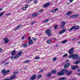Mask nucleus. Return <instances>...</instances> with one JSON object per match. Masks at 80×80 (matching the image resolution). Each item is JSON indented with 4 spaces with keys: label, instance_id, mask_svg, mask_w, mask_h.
I'll use <instances>...</instances> for the list:
<instances>
[{
    "label": "nucleus",
    "instance_id": "nucleus-1",
    "mask_svg": "<svg viewBox=\"0 0 80 80\" xmlns=\"http://www.w3.org/2000/svg\"><path fill=\"white\" fill-rule=\"evenodd\" d=\"M73 73V71H69L67 69H63L61 71H59L58 72V75H64L65 74H67V76H70Z\"/></svg>",
    "mask_w": 80,
    "mask_h": 80
},
{
    "label": "nucleus",
    "instance_id": "nucleus-2",
    "mask_svg": "<svg viewBox=\"0 0 80 80\" xmlns=\"http://www.w3.org/2000/svg\"><path fill=\"white\" fill-rule=\"evenodd\" d=\"M78 57V54H76L75 55H74V54H72L71 55H70L69 56V58H71L72 57V58L73 60H74V59H75L77 57Z\"/></svg>",
    "mask_w": 80,
    "mask_h": 80
},
{
    "label": "nucleus",
    "instance_id": "nucleus-3",
    "mask_svg": "<svg viewBox=\"0 0 80 80\" xmlns=\"http://www.w3.org/2000/svg\"><path fill=\"white\" fill-rule=\"evenodd\" d=\"M45 33L48 34L47 35H48L49 37H50V36H52V33H51V30L50 29L46 30Z\"/></svg>",
    "mask_w": 80,
    "mask_h": 80
},
{
    "label": "nucleus",
    "instance_id": "nucleus-4",
    "mask_svg": "<svg viewBox=\"0 0 80 80\" xmlns=\"http://www.w3.org/2000/svg\"><path fill=\"white\" fill-rule=\"evenodd\" d=\"M71 68L72 70H76L79 68L78 67V66L76 65V66L72 65L71 66Z\"/></svg>",
    "mask_w": 80,
    "mask_h": 80
},
{
    "label": "nucleus",
    "instance_id": "nucleus-5",
    "mask_svg": "<svg viewBox=\"0 0 80 80\" xmlns=\"http://www.w3.org/2000/svg\"><path fill=\"white\" fill-rule=\"evenodd\" d=\"M70 63H68L64 65V68H68V67H70Z\"/></svg>",
    "mask_w": 80,
    "mask_h": 80
},
{
    "label": "nucleus",
    "instance_id": "nucleus-6",
    "mask_svg": "<svg viewBox=\"0 0 80 80\" xmlns=\"http://www.w3.org/2000/svg\"><path fill=\"white\" fill-rule=\"evenodd\" d=\"M73 50H74V48H71V49L68 52V53H69V54H72V53H73Z\"/></svg>",
    "mask_w": 80,
    "mask_h": 80
},
{
    "label": "nucleus",
    "instance_id": "nucleus-7",
    "mask_svg": "<svg viewBox=\"0 0 80 80\" xmlns=\"http://www.w3.org/2000/svg\"><path fill=\"white\" fill-rule=\"evenodd\" d=\"M36 77H37V75H34L31 77V78L30 79V80H35V79L36 78Z\"/></svg>",
    "mask_w": 80,
    "mask_h": 80
},
{
    "label": "nucleus",
    "instance_id": "nucleus-8",
    "mask_svg": "<svg viewBox=\"0 0 80 80\" xmlns=\"http://www.w3.org/2000/svg\"><path fill=\"white\" fill-rule=\"evenodd\" d=\"M5 71H6V70L5 69H4L1 71V73H3V75H5L6 74Z\"/></svg>",
    "mask_w": 80,
    "mask_h": 80
},
{
    "label": "nucleus",
    "instance_id": "nucleus-9",
    "mask_svg": "<svg viewBox=\"0 0 80 80\" xmlns=\"http://www.w3.org/2000/svg\"><path fill=\"white\" fill-rule=\"evenodd\" d=\"M16 75H12V76H11L9 78V80H12V79H13V78H15L16 77Z\"/></svg>",
    "mask_w": 80,
    "mask_h": 80
},
{
    "label": "nucleus",
    "instance_id": "nucleus-10",
    "mask_svg": "<svg viewBox=\"0 0 80 80\" xmlns=\"http://www.w3.org/2000/svg\"><path fill=\"white\" fill-rule=\"evenodd\" d=\"M50 4V3L49 2L43 5V7H44V8H45V7H47L49 6Z\"/></svg>",
    "mask_w": 80,
    "mask_h": 80
},
{
    "label": "nucleus",
    "instance_id": "nucleus-11",
    "mask_svg": "<svg viewBox=\"0 0 80 80\" xmlns=\"http://www.w3.org/2000/svg\"><path fill=\"white\" fill-rule=\"evenodd\" d=\"M66 31V29H63L62 31H60L59 32V33L60 34H62V33H63L64 32H65Z\"/></svg>",
    "mask_w": 80,
    "mask_h": 80
},
{
    "label": "nucleus",
    "instance_id": "nucleus-12",
    "mask_svg": "<svg viewBox=\"0 0 80 80\" xmlns=\"http://www.w3.org/2000/svg\"><path fill=\"white\" fill-rule=\"evenodd\" d=\"M4 40L5 43H7L8 42V41H9V40L7 39V38H4Z\"/></svg>",
    "mask_w": 80,
    "mask_h": 80
},
{
    "label": "nucleus",
    "instance_id": "nucleus-13",
    "mask_svg": "<svg viewBox=\"0 0 80 80\" xmlns=\"http://www.w3.org/2000/svg\"><path fill=\"white\" fill-rule=\"evenodd\" d=\"M52 72H50L48 73V74H47L46 76V77H51V76H52Z\"/></svg>",
    "mask_w": 80,
    "mask_h": 80
},
{
    "label": "nucleus",
    "instance_id": "nucleus-14",
    "mask_svg": "<svg viewBox=\"0 0 80 80\" xmlns=\"http://www.w3.org/2000/svg\"><path fill=\"white\" fill-rule=\"evenodd\" d=\"M79 26H77L74 27V30H78L80 28Z\"/></svg>",
    "mask_w": 80,
    "mask_h": 80
},
{
    "label": "nucleus",
    "instance_id": "nucleus-15",
    "mask_svg": "<svg viewBox=\"0 0 80 80\" xmlns=\"http://www.w3.org/2000/svg\"><path fill=\"white\" fill-rule=\"evenodd\" d=\"M32 43H33V40L32 39L29 40L28 43L29 45H32Z\"/></svg>",
    "mask_w": 80,
    "mask_h": 80
},
{
    "label": "nucleus",
    "instance_id": "nucleus-16",
    "mask_svg": "<svg viewBox=\"0 0 80 80\" xmlns=\"http://www.w3.org/2000/svg\"><path fill=\"white\" fill-rule=\"evenodd\" d=\"M67 78H66V77H63L62 78H60L59 79V80H67Z\"/></svg>",
    "mask_w": 80,
    "mask_h": 80
},
{
    "label": "nucleus",
    "instance_id": "nucleus-17",
    "mask_svg": "<svg viewBox=\"0 0 80 80\" xmlns=\"http://www.w3.org/2000/svg\"><path fill=\"white\" fill-rule=\"evenodd\" d=\"M16 51L15 50L13 51L11 53L12 55H15Z\"/></svg>",
    "mask_w": 80,
    "mask_h": 80
},
{
    "label": "nucleus",
    "instance_id": "nucleus-18",
    "mask_svg": "<svg viewBox=\"0 0 80 80\" xmlns=\"http://www.w3.org/2000/svg\"><path fill=\"white\" fill-rule=\"evenodd\" d=\"M22 46L23 48H25L27 47V43H25L22 45Z\"/></svg>",
    "mask_w": 80,
    "mask_h": 80
},
{
    "label": "nucleus",
    "instance_id": "nucleus-19",
    "mask_svg": "<svg viewBox=\"0 0 80 80\" xmlns=\"http://www.w3.org/2000/svg\"><path fill=\"white\" fill-rule=\"evenodd\" d=\"M58 8H56L53 10L52 11V13H55V12H57V11H58Z\"/></svg>",
    "mask_w": 80,
    "mask_h": 80
},
{
    "label": "nucleus",
    "instance_id": "nucleus-20",
    "mask_svg": "<svg viewBox=\"0 0 80 80\" xmlns=\"http://www.w3.org/2000/svg\"><path fill=\"white\" fill-rule=\"evenodd\" d=\"M38 14H39L38 13H35L32 15V17H36L37 15H38Z\"/></svg>",
    "mask_w": 80,
    "mask_h": 80
},
{
    "label": "nucleus",
    "instance_id": "nucleus-21",
    "mask_svg": "<svg viewBox=\"0 0 80 80\" xmlns=\"http://www.w3.org/2000/svg\"><path fill=\"white\" fill-rule=\"evenodd\" d=\"M23 54V52L22 51H20L19 52V53L18 55V56L19 57H20V56Z\"/></svg>",
    "mask_w": 80,
    "mask_h": 80
},
{
    "label": "nucleus",
    "instance_id": "nucleus-22",
    "mask_svg": "<svg viewBox=\"0 0 80 80\" xmlns=\"http://www.w3.org/2000/svg\"><path fill=\"white\" fill-rule=\"evenodd\" d=\"M22 27V25H20V26H18V27H17V28H16L14 29V31H16V30H17V29H18V28H20V27Z\"/></svg>",
    "mask_w": 80,
    "mask_h": 80
},
{
    "label": "nucleus",
    "instance_id": "nucleus-23",
    "mask_svg": "<svg viewBox=\"0 0 80 80\" xmlns=\"http://www.w3.org/2000/svg\"><path fill=\"white\" fill-rule=\"evenodd\" d=\"M67 15H68V16L70 15H71V12H70V11H69L67 13H66Z\"/></svg>",
    "mask_w": 80,
    "mask_h": 80
},
{
    "label": "nucleus",
    "instance_id": "nucleus-24",
    "mask_svg": "<svg viewBox=\"0 0 80 80\" xmlns=\"http://www.w3.org/2000/svg\"><path fill=\"white\" fill-rule=\"evenodd\" d=\"M76 61H80V57H78L76 59Z\"/></svg>",
    "mask_w": 80,
    "mask_h": 80
},
{
    "label": "nucleus",
    "instance_id": "nucleus-25",
    "mask_svg": "<svg viewBox=\"0 0 80 80\" xmlns=\"http://www.w3.org/2000/svg\"><path fill=\"white\" fill-rule=\"evenodd\" d=\"M41 77H42V75L39 74L37 77V78H38V79H39V78H40Z\"/></svg>",
    "mask_w": 80,
    "mask_h": 80
},
{
    "label": "nucleus",
    "instance_id": "nucleus-26",
    "mask_svg": "<svg viewBox=\"0 0 80 80\" xmlns=\"http://www.w3.org/2000/svg\"><path fill=\"white\" fill-rule=\"evenodd\" d=\"M75 17V15H72V16H70L69 18H74Z\"/></svg>",
    "mask_w": 80,
    "mask_h": 80
},
{
    "label": "nucleus",
    "instance_id": "nucleus-27",
    "mask_svg": "<svg viewBox=\"0 0 80 80\" xmlns=\"http://www.w3.org/2000/svg\"><path fill=\"white\" fill-rule=\"evenodd\" d=\"M77 39L76 38H73L72 39V42H75V41H77Z\"/></svg>",
    "mask_w": 80,
    "mask_h": 80
},
{
    "label": "nucleus",
    "instance_id": "nucleus-28",
    "mask_svg": "<svg viewBox=\"0 0 80 80\" xmlns=\"http://www.w3.org/2000/svg\"><path fill=\"white\" fill-rule=\"evenodd\" d=\"M57 26H58V25H56L54 26L55 30H56V29H57V28H58V27H57Z\"/></svg>",
    "mask_w": 80,
    "mask_h": 80
},
{
    "label": "nucleus",
    "instance_id": "nucleus-29",
    "mask_svg": "<svg viewBox=\"0 0 80 80\" xmlns=\"http://www.w3.org/2000/svg\"><path fill=\"white\" fill-rule=\"evenodd\" d=\"M52 73H56V72H57V70H52Z\"/></svg>",
    "mask_w": 80,
    "mask_h": 80
},
{
    "label": "nucleus",
    "instance_id": "nucleus-30",
    "mask_svg": "<svg viewBox=\"0 0 80 80\" xmlns=\"http://www.w3.org/2000/svg\"><path fill=\"white\" fill-rule=\"evenodd\" d=\"M67 40H66L65 41H62V43H67Z\"/></svg>",
    "mask_w": 80,
    "mask_h": 80
},
{
    "label": "nucleus",
    "instance_id": "nucleus-31",
    "mask_svg": "<svg viewBox=\"0 0 80 80\" xmlns=\"http://www.w3.org/2000/svg\"><path fill=\"white\" fill-rule=\"evenodd\" d=\"M64 26L63 25H61L60 26V28H64Z\"/></svg>",
    "mask_w": 80,
    "mask_h": 80
},
{
    "label": "nucleus",
    "instance_id": "nucleus-32",
    "mask_svg": "<svg viewBox=\"0 0 80 80\" xmlns=\"http://www.w3.org/2000/svg\"><path fill=\"white\" fill-rule=\"evenodd\" d=\"M73 29H74V27H72V28L69 30V32H70V31H72V30H73Z\"/></svg>",
    "mask_w": 80,
    "mask_h": 80
},
{
    "label": "nucleus",
    "instance_id": "nucleus-33",
    "mask_svg": "<svg viewBox=\"0 0 80 80\" xmlns=\"http://www.w3.org/2000/svg\"><path fill=\"white\" fill-rule=\"evenodd\" d=\"M65 23H66V22H62V25H63L64 26L65 25Z\"/></svg>",
    "mask_w": 80,
    "mask_h": 80
},
{
    "label": "nucleus",
    "instance_id": "nucleus-34",
    "mask_svg": "<svg viewBox=\"0 0 80 80\" xmlns=\"http://www.w3.org/2000/svg\"><path fill=\"white\" fill-rule=\"evenodd\" d=\"M47 43H50L51 42V40H48L47 41Z\"/></svg>",
    "mask_w": 80,
    "mask_h": 80
},
{
    "label": "nucleus",
    "instance_id": "nucleus-35",
    "mask_svg": "<svg viewBox=\"0 0 80 80\" xmlns=\"http://www.w3.org/2000/svg\"><path fill=\"white\" fill-rule=\"evenodd\" d=\"M17 57H19V56H18V54L15 56L14 58L15 59H16V58H17Z\"/></svg>",
    "mask_w": 80,
    "mask_h": 80
},
{
    "label": "nucleus",
    "instance_id": "nucleus-36",
    "mask_svg": "<svg viewBox=\"0 0 80 80\" xmlns=\"http://www.w3.org/2000/svg\"><path fill=\"white\" fill-rule=\"evenodd\" d=\"M40 58V57H36L35 58V60H38V59H39Z\"/></svg>",
    "mask_w": 80,
    "mask_h": 80
},
{
    "label": "nucleus",
    "instance_id": "nucleus-37",
    "mask_svg": "<svg viewBox=\"0 0 80 80\" xmlns=\"http://www.w3.org/2000/svg\"><path fill=\"white\" fill-rule=\"evenodd\" d=\"M36 22H32L31 23V25H33V24H35V23Z\"/></svg>",
    "mask_w": 80,
    "mask_h": 80
},
{
    "label": "nucleus",
    "instance_id": "nucleus-38",
    "mask_svg": "<svg viewBox=\"0 0 80 80\" xmlns=\"http://www.w3.org/2000/svg\"><path fill=\"white\" fill-rule=\"evenodd\" d=\"M68 56V54H65L63 56V57H65Z\"/></svg>",
    "mask_w": 80,
    "mask_h": 80
},
{
    "label": "nucleus",
    "instance_id": "nucleus-39",
    "mask_svg": "<svg viewBox=\"0 0 80 80\" xmlns=\"http://www.w3.org/2000/svg\"><path fill=\"white\" fill-rule=\"evenodd\" d=\"M48 19H46V20L44 21L43 22V23H45V22H48Z\"/></svg>",
    "mask_w": 80,
    "mask_h": 80
},
{
    "label": "nucleus",
    "instance_id": "nucleus-40",
    "mask_svg": "<svg viewBox=\"0 0 80 80\" xmlns=\"http://www.w3.org/2000/svg\"><path fill=\"white\" fill-rule=\"evenodd\" d=\"M57 58H56V57L54 58L53 59V61H55V60H57Z\"/></svg>",
    "mask_w": 80,
    "mask_h": 80
},
{
    "label": "nucleus",
    "instance_id": "nucleus-41",
    "mask_svg": "<svg viewBox=\"0 0 80 80\" xmlns=\"http://www.w3.org/2000/svg\"><path fill=\"white\" fill-rule=\"evenodd\" d=\"M5 72H6V73H8V72H10V70H7V71H5Z\"/></svg>",
    "mask_w": 80,
    "mask_h": 80
},
{
    "label": "nucleus",
    "instance_id": "nucleus-42",
    "mask_svg": "<svg viewBox=\"0 0 80 80\" xmlns=\"http://www.w3.org/2000/svg\"><path fill=\"white\" fill-rule=\"evenodd\" d=\"M28 62H29V61L27 60V61H26L25 62H24V63H28Z\"/></svg>",
    "mask_w": 80,
    "mask_h": 80
},
{
    "label": "nucleus",
    "instance_id": "nucleus-43",
    "mask_svg": "<svg viewBox=\"0 0 80 80\" xmlns=\"http://www.w3.org/2000/svg\"><path fill=\"white\" fill-rule=\"evenodd\" d=\"M3 14H4V13L3 12L0 13V17L2 16Z\"/></svg>",
    "mask_w": 80,
    "mask_h": 80
},
{
    "label": "nucleus",
    "instance_id": "nucleus-44",
    "mask_svg": "<svg viewBox=\"0 0 80 80\" xmlns=\"http://www.w3.org/2000/svg\"><path fill=\"white\" fill-rule=\"evenodd\" d=\"M17 73H18V72H13V75H15V74H16Z\"/></svg>",
    "mask_w": 80,
    "mask_h": 80
},
{
    "label": "nucleus",
    "instance_id": "nucleus-45",
    "mask_svg": "<svg viewBox=\"0 0 80 80\" xmlns=\"http://www.w3.org/2000/svg\"><path fill=\"white\" fill-rule=\"evenodd\" d=\"M37 2V1L36 0H35L34 1V3H36Z\"/></svg>",
    "mask_w": 80,
    "mask_h": 80
},
{
    "label": "nucleus",
    "instance_id": "nucleus-46",
    "mask_svg": "<svg viewBox=\"0 0 80 80\" xmlns=\"http://www.w3.org/2000/svg\"><path fill=\"white\" fill-rule=\"evenodd\" d=\"M75 16V17L76 18V17H78V14H76L74 15Z\"/></svg>",
    "mask_w": 80,
    "mask_h": 80
},
{
    "label": "nucleus",
    "instance_id": "nucleus-47",
    "mask_svg": "<svg viewBox=\"0 0 80 80\" xmlns=\"http://www.w3.org/2000/svg\"><path fill=\"white\" fill-rule=\"evenodd\" d=\"M43 72V70L42 69L40 71L39 73H41V72Z\"/></svg>",
    "mask_w": 80,
    "mask_h": 80
},
{
    "label": "nucleus",
    "instance_id": "nucleus-48",
    "mask_svg": "<svg viewBox=\"0 0 80 80\" xmlns=\"http://www.w3.org/2000/svg\"><path fill=\"white\" fill-rule=\"evenodd\" d=\"M33 40L34 41H35L37 40L36 38H33Z\"/></svg>",
    "mask_w": 80,
    "mask_h": 80
},
{
    "label": "nucleus",
    "instance_id": "nucleus-49",
    "mask_svg": "<svg viewBox=\"0 0 80 80\" xmlns=\"http://www.w3.org/2000/svg\"><path fill=\"white\" fill-rule=\"evenodd\" d=\"M68 61H69V60H66L65 61V63H68Z\"/></svg>",
    "mask_w": 80,
    "mask_h": 80
},
{
    "label": "nucleus",
    "instance_id": "nucleus-50",
    "mask_svg": "<svg viewBox=\"0 0 80 80\" xmlns=\"http://www.w3.org/2000/svg\"><path fill=\"white\" fill-rule=\"evenodd\" d=\"M13 58H14L13 57H12L11 58V60H13Z\"/></svg>",
    "mask_w": 80,
    "mask_h": 80
},
{
    "label": "nucleus",
    "instance_id": "nucleus-51",
    "mask_svg": "<svg viewBox=\"0 0 80 80\" xmlns=\"http://www.w3.org/2000/svg\"><path fill=\"white\" fill-rule=\"evenodd\" d=\"M43 9H42V10H41L39 11V12H43Z\"/></svg>",
    "mask_w": 80,
    "mask_h": 80
},
{
    "label": "nucleus",
    "instance_id": "nucleus-52",
    "mask_svg": "<svg viewBox=\"0 0 80 80\" xmlns=\"http://www.w3.org/2000/svg\"><path fill=\"white\" fill-rule=\"evenodd\" d=\"M8 63H9V62H8L6 63L5 64V65H8Z\"/></svg>",
    "mask_w": 80,
    "mask_h": 80
},
{
    "label": "nucleus",
    "instance_id": "nucleus-53",
    "mask_svg": "<svg viewBox=\"0 0 80 80\" xmlns=\"http://www.w3.org/2000/svg\"><path fill=\"white\" fill-rule=\"evenodd\" d=\"M10 15V13L6 14V15H7V16H8V15Z\"/></svg>",
    "mask_w": 80,
    "mask_h": 80
},
{
    "label": "nucleus",
    "instance_id": "nucleus-54",
    "mask_svg": "<svg viewBox=\"0 0 80 80\" xmlns=\"http://www.w3.org/2000/svg\"><path fill=\"white\" fill-rule=\"evenodd\" d=\"M28 6L27 5L26 6L25 8H28Z\"/></svg>",
    "mask_w": 80,
    "mask_h": 80
},
{
    "label": "nucleus",
    "instance_id": "nucleus-55",
    "mask_svg": "<svg viewBox=\"0 0 80 80\" xmlns=\"http://www.w3.org/2000/svg\"><path fill=\"white\" fill-rule=\"evenodd\" d=\"M5 80H9V79L8 78H5Z\"/></svg>",
    "mask_w": 80,
    "mask_h": 80
},
{
    "label": "nucleus",
    "instance_id": "nucleus-56",
    "mask_svg": "<svg viewBox=\"0 0 80 80\" xmlns=\"http://www.w3.org/2000/svg\"><path fill=\"white\" fill-rule=\"evenodd\" d=\"M69 1H70V2L71 3H72V2H73V0H70Z\"/></svg>",
    "mask_w": 80,
    "mask_h": 80
},
{
    "label": "nucleus",
    "instance_id": "nucleus-57",
    "mask_svg": "<svg viewBox=\"0 0 80 80\" xmlns=\"http://www.w3.org/2000/svg\"><path fill=\"white\" fill-rule=\"evenodd\" d=\"M25 38V36H23L22 37V39H24V38Z\"/></svg>",
    "mask_w": 80,
    "mask_h": 80
},
{
    "label": "nucleus",
    "instance_id": "nucleus-58",
    "mask_svg": "<svg viewBox=\"0 0 80 80\" xmlns=\"http://www.w3.org/2000/svg\"><path fill=\"white\" fill-rule=\"evenodd\" d=\"M59 45L57 44V45L55 46V47H58Z\"/></svg>",
    "mask_w": 80,
    "mask_h": 80
},
{
    "label": "nucleus",
    "instance_id": "nucleus-59",
    "mask_svg": "<svg viewBox=\"0 0 80 80\" xmlns=\"http://www.w3.org/2000/svg\"><path fill=\"white\" fill-rule=\"evenodd\" d=\"M23 10H25V9H26V8L24 7L22 8Z\"/></svg>",
    "mask_w": 80,
    "mask_h": 80
},
{
    "label": "nucleus",
    "instance_id": "nucleus-60",
    "mask_svg": "<svg viewBox=\"0 0 80 80\" xmlns=\"http://www.w3.org/2000/svg\"><path fill=\"white\" fill-rule=\"evenodd\" d=\"M2 49L1 48H0V52H2Z\"/></svg>",
    "mask_w": 80,
    "mask_h": 80
},
{
    "label": "nucleus",
    "instance_id": "nucleus-61",
    "mask_svg": "<svg viewBox=\"0 0 80 80\" xmlns=\"http://www.w3.org/2000/svg\"><path fill=\"white\" fill-rule=\"evenodd\" d=\"M31 38V37H29L28 38V40H31L30 39Z\"/></svg>",
    "mask_w": 80,
    "mask_h": 80
},
{
    "label": "nucleus",
    "instance_id": "nucleus-62",
    "mask_svg": "<svg viewBox=\"0 0 80 80\" xmlns=\"http://www.w3.org/2000/svg\"><path fill=\"white\" fill-rule=\"evenodd\" d=\"M2 10H3V8H0V11H2Z\"/></svg>",
    "mask_w": 80,
    "mask_h": 80
},
{
    "label": "nucleus",
    "instance_id": "nucleus-63",
    "mask_svg": "<svg viewBox=\"0 0 80 80\" xmlns=\"http://www.w3.org/2000/svg\"><path fill=\"white\" fill-rule=\"evenodd\" d=\"M78 75H79V76H80V73H78Z\"/></svg>",
    "mask_w": 80,
    "mask_h": 80
},
{
    "label": "nucleus",
    "instance_id": "nucleus-64",
    "mask_svg": "<svg viewBox=\"0 0 80 80\" xmlns=\"http://www.w3.org/2000/svg\"><path fill=\"white\" fill-rule=\"evenodd\" d=\"M78 43H80V41L78 42Z\"/></svg>",
    "mask_w": 80,
    "mask_h": 80
}]
</instances>
